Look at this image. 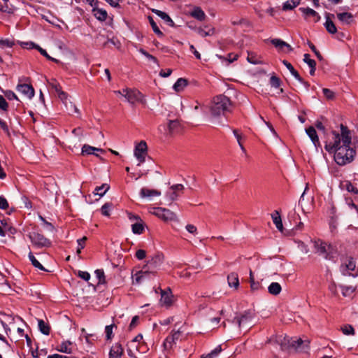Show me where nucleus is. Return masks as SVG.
Returning a JSON list of instances; mask_svg holds the SVG:
<instances>
[{"instance_id": "nucleus-1", "label": "nucleus", "mask_w": 358, "mask_h": 358, "mask_svg": "<svg viewBox=\"0 0 358 358\" xmlns=\"http://www.w3.org/2000/svg\"><path fill=\"white\" fill-rule=\"evenodd\" d=\"M350 145V131L341 124V134L333 131L331 138L327 140L324 148L329 153L334 152L336 164L343 166L351 162L354 159L355 151Z\"/></svg>"}, {"instance_id": "nucleus-2", "label": "nucleus", "mask_w": 358, "mask_h": 358, "mask_svg": "<svg viewBox=\"0 0 358 358\" xmlns=\"http://www.w3.org/2000/svg\"><path fill=\"white\" fill-rule=\"evenodd\" d=\"M268 342L273 345H278L282 350L293 348L298 352H307L310 348V341L308 339L302 340L300 338H289L282 335L271 337Z\"/></svg>"}, {"instance_id": "nucleus-3", "label": "nucleus", "mask_w": 358, "mask_h": 358, "mask_svg": "<svg viewBox=\"0 0 358 358\" xmlns=\"http://www.w3.org/2000/svg\"><path fill=\"white\" fill-rule=\"evenodd\" d=\"M231 101L227 96L220 94L213 98L210 110L213 117L224 115L227 112H231Z\"/></svg>"}, {"instance_id": "nucleus-4", "label": "nucleus", "mask_w": 358, "mask_h": 358, "mask_svg": "<svg viewBox=\"0 0 358 358\" xmlns=\"http://www.w3.org/2000/svg\"><path fill=\"white\" fill-rule=\"evenodd\" d=\"M315 248L317 252L326 259H331L336 252L333 245L320 240L315 241Z\"/></svg>"}, {"instance_id": "nucleus-5", "label": "nucleus", "mask_w": 358, "mask_h": 358, "mask_svg": "<svg viewBox=\"0 0 358 358\" xmlns=\"http://www.w3.org/2000/svg\"><path fill=\"white\" fill-rule=\"evenodd\" d=\"M340 271L343 275L356 277L358 275V267L351 257L344 259L341 265Z\"/></svg>"}, {"instance_id": "nucleus-6", "label": "nucleus", "mask_w": 358, "mask_h": 358, "mask_svg": "<svg viewBox=\"0 0 358 358\" xmlns=\"http://www.w3.org/2000/svg\"><path fill=\"white\" fill-rule=\"evenodd\" d=\"M123 92L124 93V97L131 104L145 103L144 96L137 90L125 88L123 89Z\"/></svg>"}, {"instance_id": "nucleus-7", "label": "nucleus", "mask_w": 358, "mask_h": 358, "mask_svg": "<svg viewBox=\"0 0 358 358\" xmlns=\"http://www.w3.org/2000/svg\"><path fill=\"white\" fill-rule=\"evenodd\" d=\"M151 213L165 222L178 220L176 213L167 208L160 207L153 208Z\"/></svg>"}, {"instance_id": "nucleus-8", "label": "nucleus", "mask_w": 358, "mask_h": 358, "mask_svg": "<svg viewBox=\"0 0 358 358\" xmlns=\"http://www.w3.org/2000/svg\"><path fill=\"white\" fill-rule=\"evenodd\" d=\"M29 237L32 244L36 248L49 247L51 245L50 241L38 232L33 231L29 234Z\"/></svg>"}, {"instance_id": "nucleus-9", "label": "nucleus", "mask_w": 358, "mask_h": 358, "mask_svg": "<svg viewBox=\"0 0 358 358\" xmlns=\"http://www.w3.org/2000/svg\"><path fill=\"white\" fill-rule=\"evenodd\" d=\"M147 154L148 146L145 141H141L135 145L134 155L138 161V166H140L145 161V157Z\"/></svg>"}, {"instance_id": "nucleus-10", "label": "nucleus", "mask_w": 358, "mask_h": 358, "mask_svg": "<svg viewBox=\"0 0 358 358\" xmlns=\"http://www.w3.org/2000/svg\"><path fill=\"white\" fill-rule=\"evenodd\" d=\"M154 275L153 271H149L146 267L143 269L136 272L133 276V283L140 284L148 279L151 275Z\"/></svg>"}, {"instance_id": "nucleus-11", "label": "nucleus", "mask_w": 358, "mask_h": 358, "mask_svg": "<svg viewBox=\"0 0 358 358\" xmlns=\"http://www.w3.org/2000/svg\"><path fill=\"white\" fill-rule=\"evenodd\" d=\"M253 315L250 312H245L240 317H236L234 319V322L238 326V327H248L252 323Z\"/></svg>"}, {"instance_id": "nucleus-12", "label": "nucleus", "mask_w": 358, "mask_h": 358, "mask_svg": "<svg viewBox=\"0 0 358 358\" xmlns=\"http://www.w3.org/2000/svg\"><path fill=\"white\" fill-rule=\"evenodd\" d=\"M164 261L162 254H157L148 260L147 265L145 266L149 271H152L158 268Z\"/></svg>"}, {"instance_id": "nucleus-13", "label": "nucleus", "mask_w": 358, "mask_h": 358, "mask_svg": "<svg viewBox=\"0 0 358 358\" xmlns=\"http://www.w3.org/2000/svg\"><path fill=\"white\" fill-rule=\"evenodd\" d=\"M16 89L18 92L21 93L29 99H32L35 94L32 86L27 84H19Z\"/></svg>"}, {"instance_id": "nucleus-14", "label": "nucleus", "mask_w": 358, "mask_h": 358, "mask_svg": "<svg viewBox=\"0 0 358 358\" xmlns=\"http://www.w3.org/2000/svg\"><path fill=\"white\" fill-rule=\"evenodd\" d=\"M299 10L303 13L306 19L313 17L314 22H317L321 19L320 15L312 8L301 7L299 8Z\"/></svg>"}, {"instance_id": "nucleus-15", "label": "nucleus", "mask_w": 358, "mask_h": 358, "mask_svg": "<svg viewBox=\"0 0 358 358\" xmlns=\"http://www.w3.org/2000/svg\"><path fill=\"white\" fill-rule=\"evenodd\" d=\"M124 350L119 343H115L112 345L109 352V358H121L123 355Z\"/></svg>"}, {"instance_id": "nucleus-16", "label": "nucleus", "mask_w": 358, "mask_h": 358, "mask_svg": "<svg viewBox=\"0 0 358 358\" xmlns=\"http://www.w3.org/2000/svg\"><path fill=\"white\" fill-rule=\"evenodd\" d=\"M306 132L317 150L318 147H320L321 145L315 128L313 127H310L306 129Z\"/></svg>"}, {"instance_id": "nucleus-17", "label": "nucleus", "mask_w": 358, "mask_h": 358, "mask_svg": "<svg viewBox=\"0 0 358 358\" xmlns=\"http://www.w3.org/2000/svg\"><path fill=\"white\" fill-rule=\"evenodd\" d=\"M282 64L286 66V68L289 71L291 74L301 83L303 84L306 87H308V85L306 82H304L299 73L294 69L293 66L288 62L287 60H282Z\"/></svg>"}, {"instance_id": "nucleus-18", "label": "nucleus", "mask_w": 358, "mask_h": 358, "mask_svg": "<svg viewBox=\"0 0 358 358\" xmlns=\"http://www.w3.org/2000/svg\"><path fill=\"white\" fill-rule=\"evenodd\" d=\"M160 303L162 306H170L172 303V295L170 289L168 292L162 290Z\"/></svg>"}, {"instance_id": "nucleus-19", "label": "nucleus", "mask_w": 358, "mask_h": 358, "mask_svg": "<svg viewBox=\"0 0 358 358\" xmlns=\"http://www.w3.org/2000/svg\"><path fill=\"white\" fill-rule=\"evenodd\" d=\"M181 332L180 329L177 331H173L172 334L166 338L164 345L166 346L169 345L171 348L173 343L180 339Z\"/></svg>"}, {"instance_id": "nucleus-20", "label": "nucleus", "mask_w": 358, "mask_h": 358, "mask_svg": "<svg viewBox=\"0 0 358 358\" xmlns=\"http://www.w3.org/2000/svg\"><path fill=\"white\" fill-rule=\"evenodd\" d=\"M160 195L161 192L156 189H150L143 187L140 191V196L141 198H152L153 196H159Z\"/></svg>"}, {"instance_id": "nucleus-21", "label": "nucleus", "mask_w": 358, "mask_h": 358, "mask_svg": "<svg viewBox=\"0 0 358 358\" xmlns=\"http://www.w3.org/2000/svg\"><path fill=\"white\" fill-rule=\"evenodd\" d=\"M196 31L201 37L213 36L215 34L214 28L208 25L199 27Z\"/></svg>"}, {"instance_id": "nucleus-22", "label": "nucleus", "mask_w": 358, "mask_h": 358, "mask_svg": "<svg viewBox=\"0 0 358 358\" xmlns=\"http://www.w3.org/2000/svg\"><path fill=\"white\" fill-rule=\"evenodd\" d=\"M94 16L99 21L103 22L107 19L108 13L106 10L99 8L92 9Z\"/></svg>"}, {"instance_id": "nucleus-23", "label": "nucleus", "mask_w": 358, "mask_h": 358, "mask_svg": "<svg viewBox=\"0 0 358 358\" xmlns=\"http://www.w3.org/2000/svg\"><path fill=\"white\" fill-rule=\"evenodd\" d=\"M103 152V150L101 148H96L95 147L90 146L89 145H84L82 148V154L83 155H91L94 154L96 156H98V154L94 152Z\"/></svg>"}, {"instance_id": "nucleus-24", "label": "nucleus", "mask_w": 358, "mask_h": 358, "mask_svg": "<svg viewBox=\"0 0 358 358\" xmlns=\"http://www.w3.org/2000/svg\"><path fill=\"white\" fill-rule=\"evenodd\" d=\"M190 15L199 21H203L206 18L205 13L199 7L194 8L190 12Z\"/></svg>"}, {"instance_id": "nucleus-25", "label": "nucleus", "mask_w": 358, "mask_h": 358, "mask_svg": "<svg viewBox=\"0 0 358 358\" xmlns=\"http://www.w3.org/2000/svg\"><path fill=\"white\" fill-rule=\"evenodd\" d=\"M72 348L73 343L69 341H65L60 344L57 350L61 352L71 354L72 352Z\"/></svg>"}, {"instance_id": "nucleus-26", "label": "nucleus", "mask_w": 358, "mask_h": 358, "mask_svg": "<svg viewBox=\"0 0 358 358\" xmlns=\"http://www.w3.org/2000/svg\"><path fill=\"white\" fill-rule=\"evenodd\" d=\"M228 284L230 287L237 289L239 285L238 274L236 273H230L227 277Z\"/></svg>"}, {"instance_id": "nucleus-27", "label": "nucleus", "mask_w": 358, "mask_h": 358, "mask_svg": "<svg viewBox=\"0 0 358 358\" xmlns=\"http://www.w3.org/2000/svg\"><path fill=\"white\" fill-rule=\"evenodd\" d=\"M324 27L327 29V31L329 34H335L337 31V29L333 22V21L329 18V14L326 15V22L324 23Z\"/></svg>"}, {"instance_id": "nucleus-28", "label": "nucleus", "mask_w": 358, "mask_h": 358, "mask_svg": "<svg viewBox=\"0 0 358 358\" xmlns=\"http://www.w3.org/2000/svg\"><path fill=\"white\" fill-rule=\"evenodd\" d=\"M145 229V225L141 220L131 224L132 232L135 234H141Z\"/></svg>"}, {"instance_id": "nucleus-29", "label": "nucleus", "mask_w": 358, "mask_h": 358, "mask_svg": "<svg viewBox=\"0 0 358 358\" xmlns=\"http://www.w3.org/2000/svg\"><path fill=\"white\" fill-rule=\"evenodd\" d=\"M337 17L343 24H348L351 22L353 15L350 13L344 12L337 13Z\"/></svg>"}, {"instance_id": "nucleus-30", "label": "nucleus", "mask_w": 358, "mask_h": 358, "mask_svg": "<svg viewBox=\"0 0 358 358\" xmlns=\"http://www.w3.org/2000/svg\"><path fill=\"white\" fill-rule=\"evenodd\" d=\"M271 217L276 228L280 231H282L283 226L282 223L281 217L278 211H275L272 215Z\"/></svg>"}, {"instance_id": "nucleus-31", "label": "nucleus", "mask_w": 358, "mask_h": 358, "mask_svg": "<svg viewBox=\"0 0 358 358\" xmlns=\"http://www.w3.org/2000/svg\"><path fill=\"white\" fill-rule=\"evenodd\" d=\"M247 60L249 63L252 64H263L261 57L255 52H248Z\"/></svg>"}, {"instance_id": "nucleus-32", "label": "nucleus", "mask_w": 358, "mask_h": 358, "mask_svg": "<svg viewBox=\"0 0 358 358\" xmlns=\"http://www.w3.org/2000/svg\"><path fill=\"white\" fill-rule=\"evenodd\" d=\"M153 13L164 20L171 27L174 25L173 21L165 12L161 11L159 10H153Z\"/></svg>"}, {"instance_id": "nucleus-33", "label": "nucleus", "mask_w": 358, "mask_h": 358, "mask_svg": "<svg viewBox=\"0 0 358 358\" xmlns=\"http://www.w3.org/2000/svg\"><path fill=\"white\" fill-rule=\"evenodd\" d=\"M282 287L278 282H271L268 287V292L272 295H278L280 293Z\"/></svg>"}, {"instance_id": "nucleus-34", "label": "nucleus", "mask_w": 358, "mask_h": 358, "mask_svg": "<svg viewBox=\"0 0 358 358\" xmlns=\"http://www.w3.org/2000/svg\"><path fill=\"white\" fill-rule=\"evenodd\" d=\"M187 81L184 78H179L174 83L173 88L176 92H180L187 86Z\"/></svg>"}, {"instance_id": "nucleus-35", "label": "nucleus", "mask_w": 358, "mask_h": 358, "mask_svg": "<svg viewBox=\"0 0 358 358\" xmlns=\"http://www.w3.org/2000/svg\"><path fill=\"white\" fill-rule=\"evenodd\" d=\"M110 189V185L107 183H104L101 186L96 187L94 191V194L103 196Z\"/></svg>"}, {"instance_id": "nucleus-36", "label": "nucleus", "mask_w": 358, "mask_h": 358, "mask_svg": "<svg viewBox=\"0 0 358 358\" xmlns=\"http://www.w3.org/2000/svg\"><path fill=\"white\" fill-rule=\"evenodd\" d=\"M300 3V0H287L282 5L284 10H292Z\"/></svg>"}, {"instance_id": "nucleus-37", "label": "nucleus", "mask_w": 358, "mask_h": 358, "mask_svg": "<svg viewBox=\"0 0 358 358\" xmlns=\"http://www.w3.org/2000/svg\"><path fill=\"white\" fill-rule=\"evenodd\" d=\"M222 351L221 345H217L215 349H213L210 353L206 355H201V358H216L218 357L220 353Z\"/></svg>"}, {"instance_id": "nucleus-38", "label": "nucleus", "mask_w": 358, "mask_h": 358, "mask_svg": "<svg viewBox=\"0 0 358 358\" xmlns=\"http://www.w3.org/2000/svg\"><path fill=\"white\" fill-rule=\"evenodd\" d=\"M38 329L42 334H43L44 335H49L50 329L49 325L47 323H45L42 320H38Z\"/></svg>"}, {"instance_id": "nucleus-39", "label": "nucleus", "mask_w": 358, "mask_h": 358, "mask_svg": "<svg viewBox=\"0 0 358 358\" xmlns=\"http://www.w3.org/2000/svg\"><path fill=\"white\" fill-rule=\"evenodd\" d=\"M271 43L275 45L276 48H279L280 50H282L284 47H287L289 48V50H292L290 45L285 43V41L280 40V39H272Z\"/></svg>"}, {"instance_id": "nucleus-40", "label": "nucleus", "mask_w": 358, "mask_h": 358, "mask_svg": "<svg viewBox=\"0 0 358 358\" xmlns=\"http://www.w3.org/2000/svg\"><path fill=\"white\" fill-rule=\"evenodd\" d=\"M29 260L31 261L32 265L38 268L39 270L41 271H46L45 269V268L43 267V266L36 259V257L34 256V255L32 254V252H29Z\"/></svg>"}, {"instance_id": "nucleus-41", "label": "nucleus", "mask_w": 358, "mask_h": 358, "mask_svg": "<svg viewBox=\"0 0 358 358\" xmlns=\"http://www.w3.org/2000/svg\"><path fill=\"white\" fill-rule=\"evenodd\" d=\"M180 122L178 120H170L168 124V130L170 134H173L178 131Z\"/></svg>"}, {"instance_id": "nucleus-42", "label": "nucleus", "mask_w": 358, "mask_h": 358, "mask_svg": "<svg viewBox=\"0 0 358 358\" xmlns=\"http://www.w3.org/2000/svg\"><path fill=\"white\" fill-rule=\"evenodd\" d=\"M15 45V42L11 38H3L0 37V47L4 48H12Z\"/></svg>"}, {"instance_id": "nucleus-43", "label": "nucleus", "mask_w": 358, "mask_h": 358, "mask_svg": "<svg viewBox=\"0 0 358 358\" xmlns=\"http://www.w3.org/2000/svg\"><path fill=\"white\" fill-rule=\"evenodd\" d=\"M342 294L344 296H350L355 291V287L353 286H341Z\"/></svg>"}, {"instance_id": "nucleus-44", "label": "nucleus", "mask_w": 358, "mask_h": 358, "mask_svg": "<svg viewBox=\"0 0 358 358\" xmlns=\"http://www.w3.org/2000/svg\"><path fill=\"white\" fill-rule=\"evenodd\" d=\"M143 340L142 334L137 335L133 340H131L129 345L130 346H138L141 349L142 348L143 344H141V341Z\"/></svg>"}, {"instance_id": "nucleus-45", "label": "nucleus", "mask_w": 358, "mask_h": 358, "mask_svg": "<svg viewBox=\"0 0 358 358\" xmlns=\"http://www.w3.org/2000/svg\"><path fill=\"white\" fill-rule=\"evenodd\" d=\"M341 331L346 336H351L355 334V329L350 324H345L343 327H342Z\"/></svg>"}, {"instance_id": "nucleus-46", "label": "nucleus", "mask_w": 358, "mask_h": 358, "mask_svg": "<svg viewBox=\"0 0 358 358\" xmlns=\"http://www.w3.org/2000/svg\"><path fill=\"white\" fill-rule=\"evenodd\" d=\"M64 106L69 113H79L78 108L70 100Z\"/></svg>"}, {"instance_id": "nucleus-47", "label": "nucleus", "mask_w": 358, "mask_h": 358, "mask_svg": "<svg viewBox=\"0 0 358 358\" xmlns=\"http://www.w3.org/2000/svg\"><path fill=\"white\" fill-rule=\"evenodd\" d=\"M131 348H135L136 350L140 352H145L146 350L145 348L144 349H141L138 346H130V345H129L127 354L131 358H137L136 356L133 352L132 350L131 349Z\"/></svg>"}, {"instance_id": "nucleus-48", "label": "nucleus", "mask_w": 358, "mask_h": 358, "mask_svg": "<svg viewBox=\"0 0 358 358\" xmlns=\"http://www.w3.org/2000/svg\"><path fill=\"white\" fill-rule=\"evenodd\" d=\"M280 83V80L275 76H272L270 78V85L272 87L278 88Z\"/></svg>"}, {"instance_id": "nucleus-49", "label": "nucleus", "mask_w": 358, "mask_h": 358, "mask_svg": "<svg viewBox=\"0 0 358 358\" xmlns=\"http://www.w3.org/2000/svg\"><path fill=\"white\" fill-rule=\"evenodd\" d=\"M112 207V204L109 203H106L104 205L102 206L101 210V213L105 216H109L110 215V211Z\"/></svg>"}, {"instance_id": "nucleus-50", "label": "nucleus", "mask_w": 358, "mask_h": 358, "mask_svg": "<svg viewBox=\"0 0 358 358\" xmlns=\"http://www.w3.org/2000/svg\"><path fill=\"white\" fill-rule=\"evenodd\" d=\"M150 22L153 31L159 36H162L163 33L160 31L157 24L154 22L152 17H150Z\"/></svg>"}, {"instance_id": "nucleus-51", "label": "nucleus", "mask_w": 358, "mask_h": 358, "mask_svg": "<svg viewBox=\"0 0 358 358\" xmlns=\"http://www.w3.org/2000/svg\"><path fill=\"white\" fill-rule=\"evenodd\" d=\"M185 229L191 234L196 236L198 234L197 227L192 224H188L185 226Z\"/></svg>"}, {"instance_id": "nucleus-52", "label": "nucleus", "mask_w": 358, "mask_h": 358, "mask_svg": "<svg viewBox=\"0 0 358 358\" xmlns=\"http://www.w3.org/2000/svg\"><path fill=\"white\" fill-rule=\"evenodd\" d=\"M86 240H87V238L85 236L77 240V243H78L77 253L78 254H80L81 252V250L85 248V244Z\"/></svg>"}, {"instance_id": "nucleus-53", "label": "nucleus", "mask_w": 358, "mask_h": 358, "mask_svg": "<svg viewBox=\"0 0 358 358\" xmlns=\"http://www.w3.org/2000/svg\"><path fill=\"white\" fill-rule=\"evenodd\" d=\"M39 218L43 222V227H44V228L46 230H48V231H49L50 232H53L54 231L55 229H54L53 225L51 223H50L48 221H46L42 216H39Z\"/></svg>"}, {"instance_id": "nucleus-54", "label": "nucleus", "mask_w": 358, "mask_h": 358, "mask_svg": "<svg viewBox=\"0 0 358 358\" xmlns=\"http://www.w3.org/2000/svg\"><path fill=\"white\" fill-rule=\"evenodd\" d=\"M166 196L169 199L170 201H173L178 199L179 195L175 191L170 189L166 193Z\"/></svg>"}, {"instance_id": "nucleus-55", "label": "nucleus", "mask_w": 358, "mask_h": 358, "mask_svg": "<svg viewBox=\"0 0 358 358\" xmlns=\"http://www.w3.org/2000/svg\"><path fill=\"white\" fill-rule=\"evenodd\" d=\"M59 99L63 102V103L65 105L68 103L69 101L68 94L64 92V91L61 90L57 93Z\"/></svg>"}, {"instance_id": "nucleus-56", "label": "nucleus", "mask_w": 358, "mask_h": 358, "mask_svg": "<svg viewBox=\"0 0 358 358\" xmlns=\"http://www.w3.org/2000/svg\"><path fill=\"white\" fill-rule=\"evenodd\" d=\"M303 62L306 63L309 67H313V66H316V62L314 59L310 58V55L305 54L303 55Z\"/></svg>"}, {"instance_id": "nucleus-57", "label": "nucleus", "mask_w": 358, "mask_h": 358, "mask_svg": "<svg viewBox=\"0 0 358 358\" xmlns=\"http://www.w3.org/2000/svg\"><path fill=\"white\" fill-rule=\"evenodd\" d=\"M96 278L99 279V283H103L104 282V272L101 269H97L94 272Z\"/></svg>"}, {"instance_id": "nucleus-58", "label": "nucleus", "mask_w": 358, "mask_h": 358, "mask_svg": "<svg viewBox=\"0 0 358 358\" xmlns=\"http://www.w3.org/2000/svg\"><path fill=\"white\" fill-rule=\"evenodd\" d=\"M113 325H107L105 328L106 337L108 340L111 339L113 337Z\"/></svg>"}, {"instance_id": "nucleus-59", "label": "nucleus", "mask_w": 358, "mask_h": 358, "mask_svg": "<svg viewBox=\"0 0 358 358\" xmlns=\"http://www.w3.org/2000/svg\"><path fill=\"white\" fill-rule=\"evenodd\" d=\"M8 108V105L5 99V98L0 95V110L3 111H7Z\"/></svg>"}, {"instance_id": "nucleus-60", "label": "nucleus", "mask_w": 358, "mask_h": 358, "mask_svg": "<svg viewBox=\"0 0 358 358\" xmlns=\"http://www.w3.org/2000/svg\"><path fill=\"white\" fill-rule=\"evenodd\" d=\"M139 52L143 55H144L145 57H147L149 60H151L153 62L155 63H157V59L151 55L150 54H149L148 52H146L145 50L143 49H140L139 50Z\"/></svg>"}, {"instance_id": "nucleus-61", "label": "nucleus", "mask_w": 358, "mask_h": 358, "mask_svg": "<svg viewBox=\"0 0 358 358\" xmlns=\"http://www.w3.org/2000/svg\"><path fill=\"white\" fill-rule=\"evenodd\" d=\"M78 275L85 281H88L90 279V274L87 271H79Z\"/></svg>"}, {"instance_id": "nucleus-62", "label": "nucleus", "mask_w": 358, "mask_h": 358, "mask_svg": "<svg viewBox=\"0 0 358 358\" xmlns=\"http://www.w3.org/2000/svg\"><path fill=\"white\" fill-rule=\"evenodd\" d=\"M49 85L51 87V88L55 91L57 94L62 90L61 87L56 81L50 82Z\"/></svg>"}, {"instance_id": "nucleus-63", "label": "nucleus", "mask_w": 358, "mask_h": 358, "mask_svg": "<svg viewBox=\"0 0 358 358\" xmlns=\"http://www.w3.org/2000/svg\"><path fill=\"white\" fill-rule=\"evenodd\" d=\"M323 91V93H324V95L329 99H331L334 98V92H332L331 90L327 89V88H324L322 90Z\"/></svg>"}, {"instance_id": "nucleus-64", "label": "nucleus", "mask_w": 358, "mask_h": 358, "mask_svg": "<svg viewBox=\"0 0 358 358\" xmlns=\"http://www.w3.org/2000/svg\"><path fill=\"white\" fill-rule=\"evenodd\" d=\"M146 256V252L144 250H138L136 252V257L139 259H143Z\"/></svg>"}]
</instances>
